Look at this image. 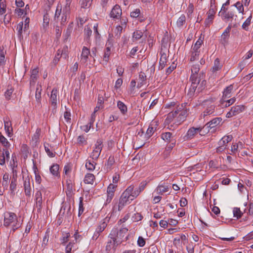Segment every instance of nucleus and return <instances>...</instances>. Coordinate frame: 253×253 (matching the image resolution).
I'll return each mask as SVG.
<instances>
[{
	"mask_svg": "<svg viewBox=\"0 0 253 253\" xmlns=\"http://www.w3.org/2000/svg\"><path fill=\"white\" fill-rule=\"evenodd\" d=\"M3 225L6 227L11 225L13 232L20 227V223L17 221L16 215L10 212L4 213Z\"/></svg>",
	"mask_w": 253,
	"mask_h": 253,
	"instance_id": "nucleus-1",
	"label": "nucleus"
},
{
	"mask_svg": "<svg viewBox=\"0 0 253 253\" xmlns=\"http://www.w3.org/2000/svg\"><path fill=\"white\" fill-rule=\"evenodd\" d=\"M115 230H111L108 236V238L110 239L107 242L105 247V251L107 253H109L112 250L115 252L117 247L121 244V241H117V239L114 237L115 235Z\"/></svg>",
	"mask_w": 253,
	"mask_h": 253,
	"instance_id": "nucleus-2",
	"label": "nucleus"
},
{
	"mask_svg": "<svg viewBox=\"0 0 253 253\" xmlns=\"http://www.w3.org/2000/svg\"><path fill=\"white\" fill-rule=\"evenodd\" d=\"M185 107V105L182 104L180 105H178L175 109V111H176L177 117L175 119L174 123L177 126L184 122L187 116L188 111Z\"/></svg>",
	"mask_w": 253,
	"mask_h": 253,
	"instance_id": "nucleus-3",
	"label": "nucleus"
},
{
	"mask_svg": "<svg viewBox=\"0 0 253 253\" xmlns=\"http://www.w3.org/2000/svg\"><path fill=\"white\" fill-rule=\"evenodd\" d=\"M203 43V40L199 39L194 45L192 46L190 59V61H194L199 59L200 47Z\"/></svg>",
	"mask_w": 253,
	"mask_h": 253,
	"instance_id": "nucleus-4",
	"label": "nucleus"
},
{
	"mask_svg": "<svg viewBox=\"0 0 253 253\" xmlns=\"http://www.w3.org/2000/svg\"><path fill=\"white\" fill-rule=\"evenodd\" d=\"M215 99V98H211L209 99L205 100L203 102L204 105H207L206 109L202 114L204 118L209 115L214 114L215 106L213 104V103L214 102Z\"/></svg>",
	"mask_w": 253,
	"mask_h": 253,
	"instance_id": "nucleus-5",
	"label": "nucleus"
},
{
	"mask_svg": "<svg viewBox=\"0 0 253 253\" xmlns=\"http://www.w3.org/2000/svg\"><path fill=\"white\" fill-rule=\"evenodd\" d=\"M206 84V81L203 80L202 83L197 88V86H195V84H191V86L189 88L188 91L187 92V95L189 98H191L193 97L195 94H198L203 90H204L205 88Z\"/></svg>",
	"mask_w": 253,
	"mask_h": 253,
	"instance_id": "nucleus-6",
	"label": "nucleus"
},
{
	"mask_svg": "<svg viewBox=\"0 0 253 253\" xmlns=\"http://www.w3.org/2000/svg\"><path fill=\"white\" fill-rule=\"evenodd\" d=\"M112 230H115V238L117 241H121V244L124 241H126L128 239V235H127L128 229L126 228H122L119 231L117 228H113Z\"/></svg>",
	"mask_w": 253,
	"mask_h": 253,
	"instance_id": "nucleus-7",
	"label": "nucleus"
},
{
	"mask_svg": "<svg viewBox=\"0 0 253 253\" xmlns=\"http://www.w3.org/2000/svg\"><path fill=\"white\" fill-rule=\"evenodd\" d=\"M134 199L129 195L123 193L119 200V204L118 205V211H121L124 206L130 203L131 201Z\"/></svg>",
	"mask_w": 253,
	"mask_h": 253,
	"instance_id": "nucleus-8",
	"label": "nucleus"
},
{
	"mask_svg": "<svg viewBox=\"0 0 253 253\" xmlns=\"http://www.w3.org/2000/svg\"><path fill=\"white\" fill-rule=\"evenodd\" d=\"M103 147V145L102 140L101 139H98L95 144V148L90 155V157H91L93 160H97L98 159L100 155Z\"/></svg>",
	"mask_w": 253,
	"mask_h": 253,
	"instance_id": "nucleus-9",
	"label": "nucleus"
},
{
	"mask_svg": "<svg viewBox=\"0 0 253 253\" xmlns=\"http://www.w3.org/2000/svg\"><path fill=\"white\" fill-rule=\"evenodd\" d=\"M35 204L34 205V210H36L38 212L40 213L42 208V198L41 191H38L35 196Z\"/></svg>",
	"mask_w": 253,
	"mask_h": 253,
	"instance_id": "nucleus-10",
	"label": "nucleus"
},
{
	"mask_svg": "<svg viewBox=\"0 0 253 253\" xmlns=\"http://www.w3.org/2000/svg\"><path fill=\"white\" fill-rule=\"evenodd\" d=\"M203 127H192L188 129L186 135L184 136V140H188L192 139L198 133L200 132Z\"/></svg>",
	"mask_w": 253,
	"mask_h": 253,
	"instance_id": "nucleus-11",
	"label": "nucleus"
},
{
	"mask_svg": "<svg viewBox=\"0 0 253 253\" xmlns=\"http://www.w3.org/2000/svg\"><path fill=\"white\" fill-rule=\"evenodd\" d=\"M231 28V25L229 24L221 36L220 42L224 46L228 44Z\"/></svg>",
	"mask_w": 253,
	"mask_h": 253,
	"instance_id": "nucleus-12",
	"label": "nucleus"
},
{
	"mask_svg": "<svg viewBox=\"0 0 253 253\" xmlns=\"http://www.w3.org/2000/svg\"><path fill=\"white\" fill-rule=\"evenodd\" d=\"M205 80L204 79V74L202 72L200 73L198 75H191L190 78V81L191 84H195L197 88L202 83V81Z\"/></svg>",
	"mask_w": 253,
	"mask_h": 253,
	"instance_id": "nucleus-13",
	"label": "nucleus"
},
{
	"mask_svg": "<svg viewBox=\"0 0 253 253\" xmlns=\"http://www.w3.org/2000/svg\"><path fill=\"white\" fill-rule=\"evenodd\" d=\"M244 110L243 105H237L232 107L230 110L226 114L227 118H231L241 113Z\"/></svg>",
	"mask_w": 253,
	"mask_h": 253,
	"instance_id": "nucleus-14",
	"label": "nucleus"
},
{
	"mask_svg": "<svg viewBox=\"0 0 253 253\" xmlns=\"http://www.w3.org/2000/svg\"><path fill=\"white\" fill-rule=\"evenodd\" d=\"M208 18L205 19V25L206 27H209L212 23L215 14L214 8L212 5H211L210 9L209 10L208 13Z\"/></svg>",
	"mask_w": 253,
	"mask_h": 253,
	"instance_id": "nucleus-15",
	"label": "nucleus"
},
{
	"mask_svg": "<svg viewBox=\"0 0 253 253\" xmlns=\"http://www.w3.org/2000/svg\"><path fill=\"white\" fill-rule=\"evenodd\" d=\"M107 224L106 221L101 222L97 227L94 234L92 236V240L96 241L100 235V233L102 232L106 227Z\"/></svg>",
	"mask_w": 253,
	"mask_h": 253,
	"instance_id": "nucleus-16",
	"label": "nucleus"
},
{
	"mask_svg": "<svg viewBox=\"0 0 253 253\" xmlns=\"http://www.w3.org/2000/svg\"><path fill=\"white\" fill-rule=\"evenodd\" d=\"M222 119L221 118H215L207 123L206 125L203 127V128L208 129V131H209V128L211 129L214 128L220 123Z\"/></svg>",
	"mask_w": 253,
	"mask_h": 253,
	"instance_id": "nucleus-17",
	"label": "nucleus"
},
{
	"mask_svg": "<svg viewBox=\"0 0 253 253\" xmlns=\"http://www.w3.org/2000/svg\"><path fill=\"white\" fill-rule=\"evenodd\" d=\"M122 9L121 7L118 5H115L112 8L110 12V16L113 18H118L122 15Z\"/></svg>",
	"mask_w": 253,
	"mask_h": 253,
	"instance_id": "nucleus-18",
	"label": "nucleus"
},
{
	"mask_svg": "<svg viewBox=\"0 0 253 253\" xmlns=\"http://www.w3.org/2000/svg\"><path fill=\"white\" fill-rule=\"evenodd\" d=\"M4 129L9 137H11L13 134V128L11 122L8 118L4 119Z\"/></svg>",
	"mask_w": 253,
	"mask_h": 253,
	"instance_id": "nucleus-19",
	"label": "nucleus"
},
{
	"mask_svg": "<svg viewBox=\"0 0 253 253\" xmlns=\"http://www.w3.org/2000/svg\"><path fill=\"white\" fill-rule=\"evenodd\" d=\"M161 57L159 61V69L162 70L166 66L167 62V54L163 52L162 50L160 52Z\"/></svg>",
	"mask_w": 253,
	"mask_h": 253,
	"instance_id": "nucleus-20",
	"label": "nucleus"
},
{
	"mask_svg": "<svg viewBox=\"0 0 253 253\" xmlns=\"http://www.w3.org/2000/svg\"><path fill=\"white\" fill-rule=\"evenodd\" d=\"M57 93V89L55 88H54L51 91L50 95V103L54 109H55L56 107Z\"/></svg>",
	"mask_w": 253,
	"mask_h": 253,
	"instance_id": "nucleus-21",
	"label": "nucleus"
},
{
	"mask_svg": "<svg viewBox=\"0 0 253 253\" xmlns=\"http://www.w3.org/2000/svg\"><path fill=\"white\" fill-rule=\"evenodd\" d=\"M233 89V85L230 84L227 86L223 91L222 98L224 99H228L232 96V91Z\"/></svg>",
	"mask_w": 253,
	"mask_h": 253,
	"instance_id": "nucleus-22",
	"label": "nucleus"
},
{
	"mask_svg": "<svg viewBox=\"0 0 253 253\" xmlns=\"http://www.w3.org/2000/svg\"><path fill=\"white\" fill-rule=\"evenodd\" d=\"M148 182L146 181H143L141 182L138 187L134 191L133 196L137 197L140 193L142 192L145 188Z\"/></svg>",
	"mask_w": 253,
	"mask_h": 253,
	"instance_id": "nucleus-23",
	"label": "nucleus"
},
{
	"mask_svg": "<svg viewBox=\"0 0 253 253\" xmlns=\"http://www.w3.org/2000/svg\"><path fill=\"white\" fill-rule=\"evenodd\" d=\"M173 137L174 136H172V133L169 132H164L161 134L162 139L167 142L170 143L173 141H175V140L173 139Z\"/></svg>",
	"mask_w": 253,
	"mask_h": 253,
	"instance_id": "nucleus-24",
	"label": "nucleus"
},
{
	"mask_svg": "<svg viewBox=\"0 0 253 253\" xmlns=\"http://www.w3.org/2000/svg\"><path fill=\"white\" fill-rule=\"evenodd\" d=\"M25 193L26 196L31 195V188L30 185V178L29 177L26 178L24 182Z\"/></svg>",
	"mask_w": 253,
	"mask_h": 253,
	"instance_id": "nucleus-25",
	"label": "nucleus"
},
{
	"mask_svg": "<svg viewBox=\"0 0 253 253\" xmlns=\"http://www.w3.org/2000/svg\"><path fill=\"white\" fill-rule=\"evenodd\" d=\"M236 101V98L232 97L230 99L222 98L220 100V104L223 107H227L233 104Z\"/></svg>",
	"mask_w": 253,
	"mask_h": 253,
	"instance_id": "nucleus-26",
	"label": "nucleus"
},
{
	"mask_svg": "<svg viewBox=\"0 0 253 253\" xmlns=\"http://www.w3.org/2000/svg\"><path fill=\"white\" fill-rule=\"evenodd\" d=\"M176 111L173 110L168 114L167 119L166 120V122L167 123H170L171 122H173V124H175L174 122L175 121V119L177 117V115L176 114Z\"/></svg>",
	"mask_w": 253,
	"mask_h": 253,
	"instance_id": "nucleus-27",
	"label": "nucleus"
},
{
	"mask_svg": "<svg viewBox=\"0 0 253 253\" xmlns=\"http://www.w3.org/2000/svg\"><path fill=\"white\" fill-rule=\"evenodd\" d=\"M146 76L144 73L140 72L139 75V82L137 84V87L139 88L142 85L146 84Z\"/></svg>",
	"mask_w": 253,
	"mask_h": 253,
	"instance_id": "nucleus-28",
	"label": "nucleus"
},
{
	"mask_svg": "<svg viewBox=\"0 0 253 253\" xmlns=\"http://www.w3.org/2000/svg\"><path fill=\"white\" fill-rule=\"evenodd\" d=\"M59 166L58 164H53L49 169L50 173L54 176H59Z\"/></svg>",
	"mask_w": 253,
	"mask_h": 253,
	"instance_id": "nucleus-29",
	"label": "nucleus"
},
{
	"mask_svg": "<svg viewBox=\"0 0 253 253\" xmlns=\"http://www.w3.org/2000/svg\"><path fill=\"white\" fill-rule=\"evenodd\" d=\"M90 54L89 49L85 46H84L82 49V59L84 62H86L88 59V55Z\"/></svg>",
	"mask_w": 253,
	"mask_h": 253,
	"instance_id": "nucleus-30",
	"label": "nucleus"
},
{
	"mask_svg": "<svg viewBox=\"0 0 253 253\" xmlns=\"http://www.w3.org/2000/svg\"><path fill=\"white\" fill-rule=\"evenodd\" d=\"M117 107L123 115H126L127 112V107L123 102L118 101L117 102Z\"/></svg>",
	"mask_w": 253,
	"mask_h": 253,
	"instance_id": "nucleus-31",
	"label": "nucleus"
},
{
	"mask_svg": "<svg viewBox=\"0 0 253 253\" xmlns=\"http://www.w3.org/2000/svg\"><path fill=\"white\" fill-rule=\"evenodd\" d=\"M222 64L220 63L219 58H217L214 62V65L211 68V71L212 72H215L221 69Z\"/></svg>",
	"mask_w": 253,
	"mask_h": 253,
	"instance_id": "nucleus-32",
	"label": "nucleus"
},
{
	"mask_svg": "<svg viewBox=\"0 0 253 253\" xmlns=\"http://www.w3.org/2000/svg\"><path fill=\"white\" fill-rule=\"evenodd\" d=\"M169 187L168 186L159 185L155 189V192L158 194H163L164 193L168 192Z\"/></svg>",
	"mask_w": 253,
	"mask_h": 253,
	"instance_id": "nucleus-33",
	"label": "nucleus"
},
{
	"mask_svg": "<svg viewBox=\"0 0 253 253\" xmlns=\"http://www.w3.org/2000/svg\"><path fill=\"white\" fill-rule=\"evenodd\" d=\"M95 179V176L92 173H87L84 177V182L86 184H92Z\"/></svg>",
	"mask_w": 253,
	"mask_h": 253,
	"instance_id": "nucleus-34",
	"label": "nucleus"
},
{
	"mask_svg": "<svg viewBox=\"0 0 253 253\" xmlns=\"http://www.w3.org/2000/svg\"><path fill=\"white\" fill-rule=\"evenodd\" d=\"M2 181L1 182L3 190L7 189L8 188L9 183V175L8 173H5L4 174L2 178Z\"/></svg>",
	"mask_w": 253,
	"mask_h": 253,
	"instance_id": "nucleus-35",
	"label": "nucleus"
},
{
	"mask_svg": "<svg viewBox=\"0 0 253 253\" xmlns=\"http://www.w3.org/2000/svg\"><path fill=\"white\" fill-rule=\"evenodd\" d=\"M232 139V136L231 135L225 136L219 140L218 145L225 146L226 144L231 141Z\"/></svg>",
	"mask_w": 253,
	"mask_h": 253,
	"instance_id": "nucleus-36",
	"label": "nucleus"
},
{
	"mask_svg": "<svg viewBox=\"0 0 253 253\" xmlns=\"http://www.w3.org/2000/svg\"><path fill=\"white\" fill-rule=\"evenodd\" d=\"M96 163L93 161L87 160L85 163V168L89 171H92L95 169Z\"/></svg>",
	"mask_w": 253,
	"mask_h": 253,
	"instance_id": "nucleus-37",
	"label": "nucleus"
},
{
	"mask_svg": "<svg viewBox=\"0 0 253 253\" xmlns=\"http://www.w3.org/2000/svg\"><path fill=\"white\" fill-rule=\"evenodd\" d=\"M234 16L237 17V15H235V14H234V12L233 11H229L225 12V13H224L221 16V18L223 20L227 19L228 20L233 19Z\"/></svg>",
	"mask_w": 253,
	"mask_h": 253,
	"instance_id": "nucleus-38",
	"label": "nucleus"
},
{
	"mask_svg": "<svg viewBox=\"0 0 253 253\" xmlns=\"http://www.w3.org/2000/svg\"><path fill=\"white\" fill-rule=\"evenodd\" d=\"M38 73L39 71L37 68H35L32 71L30 80L31 84H34L35 83V81L37 79Z\"/></svg>",
	"mask_w": 253,
	"mask_h": 253,
	"instance_id": "nucleus-39",
	"label": "nucleus"
},
{
	"mask_svg": "<svg viewBox=\"0 0 253 253\" xmlns=\"http://www.w3.org/2000/svg\"><path fill=\"white\" fill-rule=\"evenodd\" d=\"M74 23L72 22L69 23L65 33V40H67L70 36L73 28Z\"/></svg>",
	"mask_w": 253,
	"mask_h": 253,
	"instance_id": "nucleus-40",
	"label": "nucleus"
},
{
	"mask_svg": "<svg viewBox=\"0 0 253 253\" xmlns=\"http://www.w3.org/2000/svg\"><path fill=\"white\" fill-rule=\"evenodd\" d=\"M42 86L41 85H38L36 91V94H35V97L38 102L40 103L41 100V92H42Z\"/></svg>",
	"mask_w": 253,
	"mask_h": 253,
	"instance_id": "nucleus-41",
	"label": "nucleus"
},
{
	"mask_svg": "<svg viewBox=\"0 0 253 253\" xmlns=\"http://www.w3.org/2000/svg\"><path fill=\"white\" fill-rule=\"evenodd\" d=\"M115 163V159L113 156H110L107 162V163L105 165V167L106 168L107 170H110L111 167Z\"/></svg>",
	"mask_w": 253,
	"mask_h": 253,
	"instance_id": "nucleus-42",
	"label": "nucleus"
},
{
	"mask_svg": "<svg viewBox=\"0 0 253 253\" xmlns=\"http://www.w3.org/2000/svg\"><path fill=\"white\" fill-rule=\"evenodd\" d=\"M6 51L4 50L3 46H0V66L3 65L5 62V53Z\"/></svg>",
	"mask_w": 253,
	"mask_h": 253,
	"instance_id": "nucleus-43",
	"label": "nucleus"
},
{
	"mask_svg": "<svg viewBox=\"0 0 253 253\" xmlns=\"http://www.w3.org/2000/svg\"><path fill=\"white\" fill-rule=\"evenodd\" d=\"M134 186L133 185H130L129 187L127 188V189L123 192L125 194H126L127 195H129L130 197H132L133 198L135 199L137 197H134L133 196V193H134Z\"/></svg>",
	"mask_w": 253,
	"mask_h": 253,
	"instance_id": "nucleus-44",
	"label": "nucleus"
},
{
	"mask_svg": "<svg viewBox=\"0 0 253 253\" xmlns=\"http://www.w3.org/2000/svg\"><path fill=\"white\" fill-rule=\"evenodd\" d=\"M233 213L234 217H236L237 219L241 218L243 215V212L241 211L239 208H234L233 210Z\"/></svg>",
	"mask_w": 253,
	"mask_h": 253,
	"instance_id": "nucleus-45",
	"label": "nucleus"
},
{
	"mask_svg": "<svg viewBox=\"0 0 253 253\" xmlns=\"http://www.w3.org/2000/svg\"><path fill=\"white\" fill-rule=\"evenodd\" d=\"M23 24H24L23 22H20V23H19L17 24V27H16V30L17 31V32H18V36L20 39L23 38L22 31H23Z\"/></svg>",
	"mask_w": 253,
	"mask_h": 253,
	"instance_id": "nucleus-46",
	"label": "nucleus"
},
{
	"mask_svg": "<svg viewBox=\"0 0 253 253\" xmlns=\"http://www.w3.org/2000/svg\"><path fill=\"white\" fill-rule=\"evenodd\" d=\"M186 22V17L184 14H182L178 19L176 22L177 27H181Z\"/></svg>",
	"mask_w": 253,
	"mask_h": 253,
	"instance_id": "nucleus-47",
	"label": "nucleus"
},
{
	"mask_svg": "<svg viewBox=\"0 0 253 253\" xmlns=\"http://www.w3.org/2000/svg\"><path fill=\"white\" fill-rule=\"evenodd\" d=\"M44 147L45 152H46L47 154L49 157L51 158L55 157V154L50 151V146L48 143H44Z\"/></svg>",
	"mask_w": 253,
	"mask_h": 253,
	"instance_id": "nucleus-48",
	"label": "nucleus"
},
{
	"mask_svg": "<svg viewBox=\"0 0 253 253\" xmlns=\"http://www.w3.org/2000/svg\"><path fill=\"white\" fill-rule=\"evenodd\" d=\"M123 26H118L116 27L114 30L115 36L117 38H120L121 34L122 33L123 30Z\"/></svg>",
	"mask_w": 253,
	"mask_h": 253,
	"instance_id": "nucleus-49",
	"label": "nucleus"
},
{
	"mask_svg": "<svg viewBox=\"0 0 253 253\" xmlns=\"http://www.w3.org/2000/svg\"><path fill=\"white\" fill-rule=\"evenodd\" d=\"M41 129L40 128H37L35 133L32 137V140L37 143L40 138L41 135Z\"/></svg>",
	"mask_w": 253,
	"mask_h": 253,
	"instance_id": "nucleus-50",
	"label": "nucleus"
},
{
	"mask_svg": "<svg viewBox=\"0 0 253 253\" xmlns=\"http://www.w3.org/2000/svg\"><path fill=\"white\" fill-rule=\"evenodd\" d=\"M142 35L143 33L141 31L139 30L135 31L134 32L132 36L133 41L139 40L142 37Z\"/></svg>",
	"mask_w": 253,
	"mask_h": 253,
	"instance_id": "nucleus-51",
	"label": "nucleus"
},
{
	"mask_svg": "<svg viewBox=\"0 0 253 253\" xmlns=\"http://www.w3.org/2000/svg\"><path fill=\"white\" fill-rule=\"evenodd\" d=\"M92 0H82L81 7L84 8H89L91 5Z\"/></svg>",
	"mask_w": 253,
	"mask_h": 253,
	"instance_id": "nucleus-52",
	"label": "nucleus"
},
{
	"mask_svg": "<svg viewBox=\"0 0 253 253\" xmlns=\"http://www.w3.org/2000/svg\"><path fill=\"white\" fill-rule=\"evenodd\" d=\"M252 18V16L251 15L249 17H248L246 20L244 22L242 25V28L246 31L248 30V27L251 24V19Z\"/></svg>",
	"mask_w": 253,
	"mask_h": 253,
	"instance_id": "nucleus-53",
	"label": "nucleus"
},
{
	"mask_svg": "<svg viewBox=\"0 0 253 253\" xmlns=\"http://www.w3.org/2000/svg\"><path fill=\"white\" fill-rule=\"evenodd\" d=\"M234 5L236 7L240 13H241L243 15L244 14V8L243 3L238 1L235 3Z\"/></svg>",
	"mask_w": 253,
	"mask_h": 253,
	"instance_id": "nucleus-54",
	"label": "nucleus"
},
{
	"mask_svg": "<svg viewBox=\"0 0 253 253\" xmlns=\"http://www.w3.org/2000/svg\"><path fill=\"white\" fill-rule=\"evenodd\" d=\"M70 237V234L69 233H63L61 239V244L65 245V244L68 241Z\"/></svg>",
	"mask_w": 253,
	"mask_h": 253,
	"instance_id": "nucleus-55",
	"label": "nucleus"
},
{
	"mask_svg": "<svg viewBox=\"0 0 253 253\" xmlns=\"http://www.w3.org/2000/svg\"><path fill=\"white\" fill-rule=\"evenodd\" d=\"M91 34H92V30H91V28L88 25L85 26L84 28L85 37L87 39L89 40Z\"/></svg>",
	"mask_w": 253,
	"mask_h": 253,
	"instance_id": "nucleus-56",
	"label": "nucleus"
},
{
	"mask_svg": "<svg viewBox=\"0 0 253 253\" xmlns=\"http://www.w3.org/2000/svg\"><path fill=\"white\" fill-rule=\"evenodd\" d=\"M155 129H156V128H155L154 127H153L152 126V125H150L147 130V131H146V137L148 138H150L152 135L153 133L154 132Z\"/></svg>",
	"mask_w": 253,
	"mask_h": 253,
	"instance_id": "nucleus-57",
	"label": "nucleus"
},
{
	"mask_svg": "<svg viewBox=\"0 0 253 253\" xmlns=\"http://www.w3.org/2000/svg\"><path fill=\"white\" fill-rule=\"evenodd\" d=\"M84 205H83V198L80 197V202H79V212L78 216H80L81 214L84 212Z\"/></svg>",
	"mask_w": 253,
	"mask_h": 253,
	"instance_id": "nucleus-58",
	"label": "nucleus"
},
{
	"mask_svg": "<svg viewBox=\"0 0 253 253\" xmlns=\"http://www.w3.org/2000/svg\"><path fill=\"white\" fill-rule=\"evenodd\" d=\"M117 185L114 184H110L107 188V194H114V192L115 191V189L117 187Z\"/></svg>",
	"mask_w": 253,
	"mask_h": 253,
	"instance_id": "nucleus-59",
	"label": "nucleus"
},
{
	"mask_svg": "<svg viewBox=\"0 0 253 253\" xmlns=\"http://www.w3.org/2000/svg\"><path fill=\"white\" fill-rule=\"evenodd\" d=\"M16 178L13 177L10 184V190L11 192H14L16 188Z\"/></svg>",
	"mask_w": 253,
	"mask_h": 253,
	"instance_id": "nucleus-60",
	"label": "nucleus"
},
{
	"mask_svg": "<svg viewBox=\"0 0 253 253\" xmlns=\"http://www.w3.org/2000/svg\"><path fill=\"white\" fill-rule=\"evenodd\" d=\"M34 173L35 174V180L37 183L40 184L42 181L41 177L40 175L37 172V168L34 165Z\"/></svg>",
	"mask_w": 253,
	"mask_h": 253,
	"instance_id": "nucleus-61",
	"label": "nucleus"
},
{
	"mask_svg": "<svg viewBox=\"0 0 253 253\" xmlns=\"http://www.w3.org/2000/svg\"><path fill=\"white\" fill-rule=\"evenodd\" d=\"M62 11V6L61 4H58L56 10L55 11V15H54V19L56 20V19H58L59 18V16L61 14Z\"/></svg>",
	"mask_w": 253,
	"mask_h": 253,
	"instance_id": "nucleus-62",
	"label": "nucleus"
},
{
	"mask_svg": "<svg viewBox=\"0 0 253 253\" xmlns=\"http://www.w3.org/2000/svg\"><path fill=\"white\" fill-rule=\"evenodd\" d=\"M200 70L199 65H195L192 67L191 68V75H198L200 74L199 73Z\"/></svg>",
	"mask_w": 253,
	"mask_h": 253,
	"instance_id": "nucleus-63",
	"label": "nucleus"
},
{
	"mask_svg": "<svg viewBox=\"0 0 253 253\" xmlns=\"http://www.w3.org/2000/svg\"><path fill=\"white\" fill-rule=\"evenodd\" d=\"M143 218L142 215L140 213H136L133 214L132 219L134 221H138L141 220Z\"/></svg>",
	"mask_w": 253,
	"mask_h": 253,
	"instance_id": "nucleus-64",
	"label": "nucleus"
}]
</instances>
